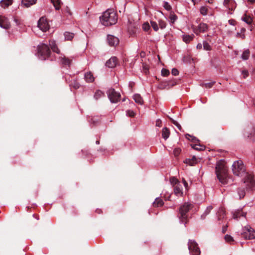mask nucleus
<instances>
[{"mask_svg": "<svg viewBox=\"0 0 255 255\" xmlns=\"http://www.w3.org/2000/svg\"><path fill=\"white\" fill-rule=\"evenodd\" d=\"M212 209V206H209L207 208V209H206V211L205 212V214H206V215H208L210 213V212L211 211V210Z\"/></svg>", "mask_w": 255, "mask_h": 255, "instance_id": "obj_56", "label": "nucleus"}, {"mask_svg": "<svg viewBox=\"0 0 255 255\" xmlns=\"http://www.w3.org/2000/svg\"><path fill=\"white\" fill-rule=\"evenodd\" d=\"M238 193L240 199L244 198L246 194L244 189L242 188L238 189Z\"/></svg>", "mask_w": 255, "mask_h": 255, "instance_id": "obj_36", "label": "nucleus"}, {"mask_svg": "<svg viewBox=\"0 0 255 255\" xmlns=\"http://www.w3.org/2000/svg\"><path fill=\"white\" fill-rule=\"evenodd\" d=\"M38 26L43 31H46L49 28L47 21L44 17H41L38 22Z\"/></svg>", "mask_w": 255, "mask_h": 255, "instance_id": "obj_11", "label": "nucleus"}, {"mask_svg": "<svg viewBox=\"0 0 255 255\" xmlns=\"http://www.w3.org/2000/svg\"><path fill=\"white\" fill-rule=\"evenodd\" d=\"M194 35L192 34L191 35H184L183 37V40L186 43L190 42L192 39Z\"/></svg>", "mask_w": 255, "mask_h": 255, "instance_id": "obj_30", "label": "nucleus"}, {"mask_svg": "<svg viewBox=\"0 0 255 255\" xmlns=\"http://www.w3.org/2000/svg\"><path fill=\"white\" fill-rule=\"evenodd\" d=\"M202 45L200 43L198 44V45H197V48L198 49H202Z\"/></svg>", "mask_w": 255, "mask_h": 255, "instance_id": "obj_61", "label": "nucleus"}, {"mask_svg": "<svg viewBox=\"0 0 255 255\" xmlns=\"http://www.w3.org/2000/svg\"><path fill=\"white\" fill-rule=\"evenodd\" d=\"M244 183H246L248 189L253 190L255 188V181L251 175L247 174L245 177Z\"/></svg>", "mask_w": 255, "mask_h": 255, "instance_id": "obj_10", "label": "nucleus"}, {"mask_svg": "<svg viewBox=\"0 0 255 255\" xmlns=\"http://www.w3.org/2000/svg\"><path fill=\"white\" fill-rule=\"evenodd\" d=\"M181 151V149L180 148H176L173 151L174 154L175 156H178Z\"/></svg>", "mask_w": 255, "mask_h": 255, "instance_id": "obj_45", "label": "nucleus"}, {"mask_svg": "<svg viewBox=\"0 0 255 255\" xmlns=\"http://www.w3.org/2000/svg\"><path fill=\"white\" fill-rule=\"evenodd\" d=\"M203 47L204 49L205 50H211L212 49L211 46L209 44L208 42L206 41H204L203 42Z\"/></svg>", "mask_w": 255, "mask_h": 255, "instance_id": "obj_41", "label": "nucleus"}, {"mask_svg": "<svg viewBox=\"0 0 255 255\" xmlns=\"http://www.w3.org/2000/svg\"><path fill=\"white\" fill-rule=\"evenodd\" d=\"M169 19L170 22L173 23L177 19V16L173 12H170L169 15Z\"/></svg>", "mask_w": 255, "mask_h": 255, "instance_id": "obj_37", "label": "nucleus"}, {"mask_svg": "<svg viewBox=\"0 0 255 255\" xmlns=\"http://www.w3.org/2000/svg\"><path fill=\"white\" fill-rule=\"evenodd\" d=\"M143 70L145 74H147L148 72V68L147 66L144 64H143Z\"/></svg>", "mask_w": 255, "mask_h": 255, "instance_id": "obj_55", "label": "nucleus"}, {"mask_svg": "<svg viewBox=\"0 0 255 255\" xmlns=\"http://www.w3.org/2000/svg\"><path fill=\"white\" fill-rule=\"evenodd\" d=\"M107 40L109 44L111 46H117L119 43L118 38L112 35H108Z\"/></svg>", "mask_w": 255, "mask_h": 255, "instance_id": "obj_16", "label": "nucleus"}, {"mask_svg": "<svg viewBox=\"0 0 255 255\" xmlns=\"http://www.w3.org/2000/svg\"><path fill=\"white\" fill-rule=\"evenodd\" d=\"M164 7L167 10H170L171 9V6L167 2H164Z\"/></svg>", "mask_w": 255, "mask_h": 255, "instance_id": "obj_48", "label": "nucleus"}, {"mask_svg": "<svg viewBox=\"0 0 255 255\" xmlns=\"http://www.w3.org/2000/svg\"><path fill=\"white\" fill-rule=\"evenodd\" d=\"M242 19L248 24H251L252 22V18L246 14H244Z\"/></svg>", "mask_w": 255, "mask_h": 255, "instance_id": "obj_31", "label": "nucleus"}, {"mask_svg": "<svg viewBox=\"0 0 255 255\" xmlns=\"http://www.w3.org/2000/svg\"><path fill=\"white\" fill-rule=\"evenodd\" d=\"M168 119L170 120V121L172 122L173 124L175 125L176 127H177V125H179V124L176 121L174 120L172 118H171L170 117H168Z\"/></svg>", "mask_w": 255, "mask_h": 255, "instance_id": "obj_51", "label": "nucleus"}, {"mask_svg": "<svg viewBox=\"0 0 255 255\" xmlns=\"http://www.w3.org/2000/svg\"><path fill=\"white\" fill-rule=\"evenodd\" d=\"M104 96V93L100 90H97L95 93L94 98L96 100H98L100 98Z\"/></svg>", "mask_w": 255, "mask_h": 255, "instance_id": "obj_32", "label": "nucleus"}, {"mask_svg": "<svg viewBox=\"0 0 255 255\" xmlns=\"http://www.w3.org/2000/svg\"><path fill=\"white\" fill-rule=\"evenodd\" d=\"M164 202L161 199L159 198H156L154 202L153 203V206L154 207H159L162 206Z\"/></svg>", "mask_w": 255, "mask_h": 255, "instance_id": "obj_23", "label": "nucleus"}, {"mask_svg": "<svg viewBox=\"0 0 255 255\" xmlns=\"http://www.w3.org/2000/svg\"><path fill=\"white\" fill-rule=\"evenodd\" d=\"M37 0H22V4L26 7L35 4Z\"/></svg>", "mask_w": 255, "mask_h": 255, "instance_id": "obj_22", "label": "nucleus"}, {"mask_svg": "<svg viewBox=\"0 0 255 255\" xmlns=\"http://www.w3.org/2000/svg\"><path fill=\"white\" fill-rule=\"evenodd\" d=\"M250 56V51L249 49H247L243 52L241 58L243 60H247L249 59Z\"/></svg>", "mask_w": 255, "mask_h": 255, "instance_id": "obj_26", "label": "nucleus"}, {"mask_svg": "<svg viewBox=\"0 0 255 255\" xmlns=\"http://www.w3.org/2000/svg\"><path fill=\"white\" fill-rule=\"evenodd\" d=\"M255 134V130L253 128H252L249 131L246 132L245 136L248 138H252Z\"/></svg>", "mask_w": 255, "mask_h": 255, "instance_id": "obj_35", "label": "nucleus"}, {"mask_svg": "<svg viewBox=\"0 0 255 255\" xmlns=\"http://www.w3.org/2000/svg\"><path fill=\"white\" fill-rule=\"evenodd\" d=\"M74 33L69 32H65L64 33L65 38L67 40H71L74 37Z\"/></svg>", "mask_w": 255, "mask_h": 255, "instance_id": "obj_33", "label": "nucleus"}, {"mask_svg": "<svg viewBox=\"0 0 255 255\" xmlns=\"http://www.w3.org/2000/svg\"><path fill=\"white\" fill-rule=\"evenodd\" d=\"M229 22L231 24H233L234 21H233V20H229Z\"/></svg>", "mask_w": 255, "mask_h": 255, "instance_id": "obj_64", "label": "nucleus"}, {"mask_svg": "<svg viewBox=\"0 0 255 255\" xmlns=\"http://www.w3.org/2000/svg\"><path fill=\"white\" fill-rule=\"evenodd\" d=\"M151 25L154 30L155 31H157L158 30V27L157 23L156 22L154 21H151Z\"/></svg>", "mask_w": 255, "mask_h": 255, "instance_id": "obj_43", "label": "nucleus"}, {"mask_svg": "<svg viewBox=\"0 0 255 255\" xmlns=\"http://www.w3.org/2000/svg\"><path fill=\"white\" fill-rule=\"evenodd\" d=\"M170 135L169 129L167 128H164L162 131V136L164 139H167Z\"/></svg>", "mask_w": 255, "mask_h": 255, "instance_id": "obj_24", "label": "nucleus"}, {"mask_svg": "<svg viewBox=\"0 0 255 255\" xmlns=\"http://www.w3.org/2000/svg\"><path fill=\"white\" fill-rule=\"evenodd\" d=\"M12 2V0H1L0 1V5L2 7L5 8L11 5Z\"/></svg>", "mask_w": 255, "mask_h": 255, "instance_id": "obj_18", "label": "nucleus"}, {"mask_svg": "<svg viewBox=\"0 0 255 255\" xmlns=\"http://www.w3.org/2000/svg\"><path fill=\"white\" fill-rule=\"evenodd\" d=\"M108 98L112 103H117L119 101L121 95L116 92L114 89H111L108 93Z\"/></svg>", "mask_w": 255, "mask_h": 255, "instance_id": "obj_9", "label": "nucleus"}, {"mask_svg": "<svg viewBox=\"0 0 255 255\" xmlns=\"http://www.w3.org/2000/svg\"><path fill=\"white\" fill-rule=\"evenodd\" d=\"M245 214L241 210H238L237 211H236L233 214V218L235 219H238L241 216H245Z\"/></svg>", "mask_w": 255, "mask_h": 255, "instance_id": "obj_27", "label": "nucleus"}, {"mask_svg": "<svg viewBox=\"0 0 255 255\" xmlns=\"http://www.w3.org/2000/svg\"><path fill=\"white\" fill-rule=\"evenodd\" d=\"M215 82L206 83L203 84V86L205 87L206 88H211L214 84H215Z\"/></svg>", "mask_w": 255, "mask_h": 255, "instance_id": "obj_44", "label": "nucleus"}, {"mask_svg": "<svg viewBox=\"0 0 255 255\" xmlns=\"http://www.w3.org/2000/svg\"><path fill=\"white\" fill-rule=\"evenodd\" d=\"M162 126V121L160 119H158L156 121V126L160 127Z\"/></svg>", "mask_w": 255, "mask_h": 255, "instance_id": "obj_54", "label": "nucleus"}, {"mask_svg": "<svg viewBox=\"0 0 255 255\" xmlns=\"http://www.w3.org/2000/svg\"><path fill=\"white\" fill-rule=\"evenodd\" d=\"M188 249L194 255H199L200 254V251L198 247V244L194 241L191 240L189 241Z\"/></svg>", "mask_w": 255, "mask_h": 255, "instance_id": "obj_8", "label": "nucleus"}, {"mask_svg": "<svg viewBox=\"0 0 255 255\" xmlns=\"http://www.w3.org/2000/svg\"><path fill=\"white\" fill-rule=\"evenodd\" d=\"M158 24L161 29H163L166 26V23L165 21L161 19L158 21Z\"/></svg>", "mask_w": 255, "mask_h": 255, "instance_id": "obj_42", "label": "nucleus"}, {"mask_svg": "<svg viewBox=\"0 0 255 255\" xmlns=\"http://www.w3.org/2000/svg\"><path fill=\"white\" fill-rule=\"evenodd\" d=\"M61 62L63 66L69 67L70 65L71 61L69 59H68L64 56V57L61 58Z\"/></svg>", "mask_w": 255, "mask_h": 255, "instance_id": "obj_25", "label": "nucleus"}, {"mask_svg": "<svg viewBox=\"0 0 255 255\" xmlns=\"http://www.w3.org/2000/svg\"><path fill=\"white\" fill-rule=\"evenodd\" d=\"M72 85L73 88L75 89H78L79 87V84L77 82H74L73 84H72Z\"/></svg>", "mask_w": 255, "mask_h": 255, "instance_id": "obj_59", "label": "nucleus"}, {"mask_svg": "<svg viewBox=\"0 0 255 255\" xmlns=\"http://www.w3.org/2000/svg\"><path fill=\"white\" fill-rule=\"evenodd\" d=\"M177 128L180 130H181L182 129V128H181V126L179 125H177Z\"/></svg>", "mask_w": 255, "mask_h": 255, "instance_id": "obj_63", "label": "nucleus"}, {"mask_svg": "<svg viewBox=\"0 0 255 255\" xmlns=\"http://www.w3.org/2000/svg\"><path fill=\"white\" fill-rule=\"evenodd\" d=\"M208 29V26L207 24L204 23H201L199 25L193 28L194 32L198 35L201 32H204Z\"/></svg>", "mask_w": 255, "mask_h": 255, "instance_id": "obj_12", "label": "nucleus"}, {"mask_svg": "<svg viewBox=\"0 0 255 255\" xmlns=\"http://www.w3.org/2000/svg\"><path fill=\"white\" fill-rule=\"evenodd\" d=\"M127 114L130 117H134L135 115V113L131 110H128L127 111Z\"/></svg>", "mask_w": 255, "mask_h": 255, "instance_id": "obj_47", "label": "nucleus"}, {"mask_svg": "<svg viewBox=\"0 0 255 255\" xmlns=\"http://www.w3.org/2000/svg\"><path fill=\"white\" fill-rule=\"evenodd\" d=\"M133 98L135 103L139 104L142 105L143 104V100L141 96L138 94H135L133 95Z\"/></svg>", "mask_w": 255, "mask_h": 255, "instance_id": "obj_19", "label": "nucleus"}, {"mask_svg": "<svg viewBox=\"0 0 255 255\" xmlns=\"http://www.w3.org/2000/svg\"><path fill=\"white\" fill-rule=\"evenodd\" d=\"M242 74L244 78H246L249 76V72L247 70H243L242 71Z\"/></svg>", "mask_w": 255, "mask_h": 255, "instance_id": "obj_53", "label": "nucleus"}, {"mask_svg": "<svg viewBox=\"0 0 255 255\" xmlns=\"http://www.w3.org/2000/svg\"><path fill=\"white\" fill-rule=\"evenodd\" d=\"M216 173L218 179L222 184H226L228 183V169L224 160H220L217 162L216 166Z\"/></svg>", "mask_w": 255, "mask_h": 255, "instance_id": "obj_1", "label": "nucleus"}, {"mask_svg": "<svg viewBox=\"0 0 255 255\" xmlns=\"http://www.w3.org/2000/svg\"><path fill=\"white\" fill-rule=\"evenodd\" d=\"M242 236L246 239H254L255 238V232L251 227L246 226L243 229Z\"/></svg>", "mask_w": 255, "mask_h": 255, "instance_id": "obj_7", "label": "nucleus"}, {"mask_svg": "<svg viewBox=\"0 0 255 255\" xmlns=\"http://www.w3.org/2000/svg\"><path fill=\"white\" fill-rule=\"evenodd\" d=\"M171 73L173 75H174V76H176L177 75H178L179 74V71L178 70L176 69V68H173L172 70V71H171Z\"/></svg>", "mask_w": 255, "mask_h": 255, "instance_id": "obj_50", "label": "nucleus"}, {"mask_svg": "<svg viewBox=\"0 0 255 255\" xmlns=\"http://www.w3.org/2000/svg\"><path fill=\"white\" fill-rule=\"evenodd\" d=\"M49 45L53 51L57 53H59L60 50L58 48L54 40H51L49 41Z\"/></svg>", "mask_w": 255, "mask_h": 255, "instance_id": "obj_21", "label": "nucleus"}, {"mask_svg": "<svg viewBox=\"0 0 255 255\" xmlns=\"http://www.w3.org/2000/svg\"><path fill=\"white\" fill-rule=\"evenodd\" d=\"M85 79L87 82H93L94 81V77L91 72H88L85 74Z\"/></svg>", "mask_w": 255, "mask_h": 255, "instance_id": "obj_20", "label": "nucleus"}, {"mask_svg": "<svg viewBox=\"0 0 255 255\" xmlns=\"http://www.w3.org/2000/svg\"><path fill=\"white\" fill-rule=\"evenodd\" d=\"M223 4L225 6L231 10H234L237 6L235 0H224Z\"/></svg>", "mask_w": 255, "mask_h": 255, "instance_id": "obj_14", "label": "nucleus"}, {"mask_svg": "<svg viewBox=\"0 0 255 255\" xmlns=\"http://www.w3.org/2000/svg\"><path fill=\"white\" fill-rule=\"evenodd\" d=\"M0 26L5 29H7L10 28V22L6 17L0 15Z\"/></svg>", "mask_w": 255, "mask_h": 255, "instance_id": "obj_13", "label": "nucleus"}, {"mask_svg": "<svg viewBox=\"0 0 255 255\" xmlns=\"http://www.w3.org/2000/svg\"><path fill=\"white\" fill-rule=\"evenodd\" d=\"M161 74L163 76H167L169 74V71L166 69H162Z\"/></svg>", "mask_w": 255, "mask_h": 255, "instance_id": "obj_46", "label": "nucleus"}, {"mask_svg": "<svg viewBox=\"0 0 255 255\" xmlns=\"http://www.w3.org/2000/svg\"><path fill=\"white\" fill-rule=\"evenodd\" d=\"M200 11L201 14L206 15L208 13V8L206 6H202L200 8Z\"/></svg>", "mask_w": 255, "mask_h": 255, "instance_id": "obj_38", "label": "nucleus"}, {"mask_svg": "<svg viewBox=\"0 0 255 255\" xmlns=\"http://www.w3.org/2000/svg\"><path fill=\"white\" fill-rule=\"evenodd\" d=\"M118 16L117 13L112 9H109L104 12L100 17L101 23L105 26H110L117 23Z\"/></svg>", "mask_w": 255, "mask_h": 255, "instance_id": "obj_2", "label": "nucleus"}, {"mask_svg": "<svg viewBox=\"0 0 255 255\" xmlns=\"http://www.w3.org/2000/svg\"><path fill=\"white\" fill-rule=\"evenodd\" d=\"M170 182L173 187L175 186V185H177V184H180L178 179L174 177L170 178Z\"/></svg>", "mask_w": 255, "mask_h": 255, "instance_id": "obj_39", "label": "nucleus"}, {"mask_svg": "<svg viewBox=\"0 0 255 255\" xmlns=\"http://www.w3.org/2000/svg\"><path fill=\"white\" fill-rule=\"evenodd\" d=\"M14 21L17 25H20L21 24L20 20L17 17H14Z\"/></svg>", "mask_w": 255, "mask_h": 255, "instance_id": "obj_49", "label": "nucleus"}, {"mask_svg": "<svg viewBox=\"0 0 255 255\" xmlns=\"http://www.w3.org/2000/svg\"><path fill=\"white\" fill-rule=\"evenodd\" d=\"M184 162L190 165H193L197 162V159L195 156H193L191 159H186Z\"/></svg>", "mask_w": 255, "mask_h": 255, "instance_id": "obj_29", "label": "nucleus"}, {"mask_svg": "<svg viewBox=\"0 0 255 255\" xmlns=\"http://www.w3.org/2000/svg\"><path fill=\"white\" fill-rule=\"evenodd\" d=\"M225 240L226 242L231 243L234 241L233 238L229 235H226L224 237Z\"/></svg>", "mask_w": 255, "mask_h": 255, "instance_id": "obj_40", "label": "nucleus"}, {"mask_svg": "<svg viewBox=\"0 0 255 255\" xmlns=\"http://www.w3.org/2000/svg\"><path fill=\"white\" fill-rule=\"evenodd\" d=\"M38 52L42 58L45 59L50 56V50L47 45L42 44L38 47Z\"/></svg>", "mask_w": 255, "mask_h": 255, "instance_id": "obj_6", "label": "nucleus"}, {"mask_svg": "<svg viewBox=\"0 0 255 255\" xmlns=\"http://www.w3.org/2000/svg\"><path fill=\"white\" fill-rule=\"evenodd\" d=\"M143 28L145 31H147L150 28L149 25L148 24H144Z\"/></svg>", "mask_w": 255, "mask_h": 255, "instance_id": "obj_57", "label": "nucleus"}, {"mask_svg": "<svg viewBox=\"0 0 255 255\" xmlns=\"http://www.w3.org/2000/svg\"><path fill=\"white\" fill-rule=\"evenodd\" d=\"M185 136L186 138L189 140H191L192 142L195 143L194 144H192L191 145L193 149L198 151L204 150L205 149V146L204 145L197 143L199 142V140L197 139L196 137L191 135L188 133L185 135Z\"/></svg>", "mask_w": 255, "mask_h": 255, "instance_id": "obj_5", "label": "nucleus"}, {"mask_svg": "<svg viewBox=\"0 0 255 255\" xmlns=\"http://www.w3.org/2000/svg\"><path fill=\"white\" fill-rule=\"evenodd\" d=\"M168 119L170 120V121L172 122L173 124L175 125L176 127H177V125H179V124L176 121L174 120L172 118H171L170 117H168Z\"/></svg>", "mask_w": 255, "mask_h": 255, "instance_id": "obj_52", "label": "nucleus"}, {"mask_svg": "<svg viewBox=\"0 0 255 255\" xmlns=\"http://www.w3.org/2000/svg\"><path fill=\"white\" fill-rule=\"evenodd\" d=\"M232 171L234 175L240 176L245 172L243 162L242 160L236 161L232 165Z\"/></svg>", "mask_w": 255, "mask_h": 255, "instance_id": "obj_4", "label": "nucleus"}, {"mask_svg": "<svg viewBox=\"0 0 255 255\" xmlns=\"http://www.w3.org/2000/svg\"><path fill=\"white\" fill-rule=\"evenodd\" d=\"M227 228H228V226L227 225L223 227V228H222V232H223V233H224V234L225 233V232L227 231Z\"/></svg>", "mask_w": 255, "mask_h": 255, "instance_id": "obj_60", "label": "nucleus"}, {"mask_svg": "<svg viewBox=\"0 0 255 255\" xmlns=\"http://www.w3.org/2000/svg\"><path fill=\"white\" fill-rule=\"evenodd\" d=\"M118 63V60L115 56L112 57L109 60H108L106 63V65L110 68H114Z\"/></svg>", "mask_w": 255, "mask_h": 255, "instance_id": "obj_15", "label": "nucleus"}, {"mask_svg": "<svg viewBox=\"0 0 255 255\" xmlns=\"http://www.w3.org/2000/svg\"><path fill=\"white\" fill-rule=\"evenodd\" d=\"M174 192L176 196H182L183 194V189L180 184H177L174 186Z\"/></svg>", "mask_w": 255, "mask_h": 255, "instance_id": "obj_17", "label": "nucleus"}, {"mask_svg": "<svg viewBox=\"0 0 255 255\" xmlns=\"http://www.w3.org/2000/svg\"><path fill=\"white\" fill-rule=\"evenodd\" d=\"M248 1L251 3H255V0H248Z\"/></svg>", "mask_w": 255, "mask_h": 255, "instance_id": "obj_62", "label": "nucleus"}, {"mask_svg": "<svg viewBox=\"0 0 255 255\" xmlns=\"http://www.w3.org/2000/svg\"><path fill=\"white\" fill-rule=\"evenodd\" d=\"M193 207V204L189 202H185L180 206L178 210V217L180 222L184 224L188 221V213Z\"/></svg>", "mask_w": 255, "mask_h": 255, "instance_id": "obj_3", "label": "nucleus"}, {"mask_svg": "<svg viewBox=\"0 0 255 255\" xmlns=\"http://www.w3.org/2000/svg\"><path fill=\"white\" fill-rule=\"evenodd\" d=\"M56 10H59L61 7V0H51Z\"/></svg>", "mask_w": 255, "mask_h": 255, "instance_id": "obj_28", "label": "nucleus"}, {"mask_svg": "<svg viewBox=\"0 0 255 255\" xmlns=\"http://www.w3.org/2000/svg\"><path fill=\"white\" fill-rule=\"evenodd\" d=\"M182 182H183V183L184 184V187H185V188L188 190V183L186 182V181L185 180V179L184 178H182Z\"/></svg>", "mask_w": 255, "mask_h": 255, "instance_id": "obj_58", "label": "nucleus"}, {"mask_svg": "<svg viewBox=\"0 0 255 255\" xmlns=\"http://www.w3.org/2000/svg\"><path fill=\"white\" fill-rule=\"evenodd\" d=\"M225 215V211L223 209H219L218 212V220H220L222 218H224V216Z\"/></svg>", "mask_w": 255, "mask_h": 255, "instance_id": "obj_34", "label": "nucleus"}]
</instances>
